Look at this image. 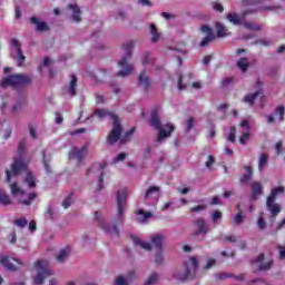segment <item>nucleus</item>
<instances>
[{
	"instance_id": "obj_28",
	"label": "nucleus",
	"mask_w": 285,
	"mask_h": 285,
	"mask_svg": "<svg viewBox=\"0 0 285 285\" xmlns=\"http://www.w3.org/2000/svg\"><path fill=\"white\" fill-rule=\"evenodd\" d=\"M150 35L151 37V43H157V41H159V39H161V33H159V31H157V26L155 24H150Z\"/></svg>"
},
{
	"instance_id": "obj_1",
	"label": "nucleus",
	"mask_w": 285,
	"mask_h": 285,
	"mask_svg": "<svg viewBox=\"0 0 285 285\" xmlns=\"http://www.w3.org/2000/svg\"><path fill=\"white\" fill-rule=\"evenodd\" d=\"M117 199V222L114 225L107 224L104 220V216L101 213L96 212L95 217L98 222L99 228L104 230L107 235H116V237H119V228H117L118 224H124V210H126V206H128V189L124 188L120 191H117L116 194Z\"/></svg>"
},
{
	"instance_id": "obj_51",
	"label": "nucleus",
	"mask_w": 285,
	"mask_h": 285,
	"mask_svg": "<svg viewBox=\"0 0 285 285\" xmlns=\"http://www.w3.org/2000/svg\"><path fill=\"white\" fill-rule=\"evenodd\" d=\"M257 226H258L259 230H264V228H266V220L264 219V217L258 218Z\"/></svg>"
},
{
	"instance_id": "obj_8",
	"label": "nucleus",
	"mask_w": 285,
	"mask_h": 285,
	"mask_svg": "<svg viewBox=\"0 0 285 285\" xmlns=\"http://www.w3.org/2000/svg\"><path fill=\"white\" fill-rule=\"evenodd\" d=\"M24 170H28V163L23 161V158H16L11 164V170H6L8 184L12 181V178L19 177Z\"/></svg>"
},
{
	"instance_id": "obj_40",
	"label": "nucleus",
	"mask_w": 285,
	"mask_h": 285,
	"mask_svg": "<svg viewBox=\"0 0 285 285\" xmlns=\"http://www.w3.org/2000/svg\"><path fill=\"white\" fill-rule=\"evenodd\" d=\"M157 282H159V274L157 273H153L149 278L147 279V282L145 283V285H155L157 284Z\"/></svg>"
},
{
	"instance_id": "obj_47",
	"label": "nucleus",
	"mask_w": 285,
	"mask_h": 285,
	"mask_svg": "<svg viewBox=\"0 0 285 285\" xmlns=\"http://www.w3.org/2000/svg\"><path fill=\"white\" fill-rule=\"evenodd\" d=\"M273 268V261H268L267 263H263L258 266V271H271Z\"/></svg>"
},
{
	"instance_id": "obj_44",
	"label": "nucleus",
	"mask_w": 285,
	"mask_h": 285,
	"mask_svg": "<svg viewBox=\"0 0 285 285\" xmlns=\"http://www.w3.org/2000/svg\"><path fill=\"white\" fill-rule=\"evenodd\" d=\"M248 139H250V134L244 132L240 135V137L238 139V144H240V146H246V141H248Z\"/></svg>"
},
{
	"instance_id": "obj_6",
	"label": "nucleus",
	"mask_w": 285,
	"mask_h": 285,
	"mask_svg": "<svg viewBox=\"0 0 285 285\" xmlns=\"http://www.w3.org/2000/svg\"><path fill=\"white\" fill-rule=\"evenodd\" d=\"M35 268L37 271L36 276L33 277V284L41 285L46 282L47 277H52L55 272L50 269V264L48 261L39 259L35 263Z\"/></svg>"
},
{
	"instance_id": "obj_24",
	"label": "nucleus",
	"mask_w": 285,
	"mask_h": 285,
	"mask_svg": "<svg viewBox=\"0 0 285 285\" xmlns=\"http://www.w3.org/2000/svg\"><path fill=\"white\" fill-rule=\"evenodd\" d=\"M236 66L242 72H246L250 68V62H248V58H239Z\"/></svg>"
},
{
	"instance_id": "obj_46",
	"label": "nucleus",
	"mask_w": 285,
	"mask_h": 285,
	"mask_svg": "<svg viewBox=\"0 0 285 285\" xmlns=\"http://www.w3.org/2000/svg\"><path fill=\"white\" fill-rule=\"evenodd\" d=\"M156 264L158 266H164V252L163 250H158L156 254Z\"/></svg>"
},
{
	"instance_id": "obj_4",
	"label": "nucleus",
	"mask_w": 285,
	"mask_h": 285,
	"mask_svg": "<svg viewBox=\"0 0 285 285\" xmlns=\"http://www.w3.org/2000/svg\"><path fill=\"white\" fill-rule=\"evenodd\" d=\"M150 126L155 128L156 130H159L158 132V141H164L166 137H170L173 132H175V125L168 122L165 126V129L161 128V120L159 119V111L157 109L151 110V117L149 120Z\"/></svg>"
},
{
	"instance_id": "obj_26",
	"label": "nucleus",
	"mask_w": 285,
	"mask_h": 285,
	"mask_svg": "<svg viewBox=\"0 0 285 285\" xmlns=\"http://www.w3.org/2000/svg\"><path fill=\"white\" fill-rule=\"evenodd\" d=\"M159 193H161V187H159V186H150L146 190L144 199H150V197H153V195L159 194Z\"/></svg>"
},
{
	"instance_id": "obj_15",
	"label": "nucleus",
	"mask_w": 285,
	"mask_h": 285,
	"mask_svg": "<svg viewBox=\"0 0 285 285\" xmlns=\"http://www.w3.org/2000/svg\"><path fill=\"white\" fill-rule=\"evenodd\" d=\"M195 226L198 228L194 235H207L208 226H206V220L204 218H197L194 220Z\"/></svg>"
},
{
	"instance_id": "obj_60",
	"label": "nucleus",
	"mask_w": 285,
	"mask_h": 285,
	"mask_svg": "<svg viewBox=\"0 0 285 285\" xmlns=\"http://www.w3.org/2000/svg\"><path fill=\"white\" fill-rule=\"evenodd\" d=\"M116 285H128V283L126 282V278H124V276H118V278L116 279Z\"/></svg>"
},
{
	"instance_id": "obj_53",
	"label": "nucleus",
	"mask_w": 285,
	"mask_h": 285,
	"mask_svg": "<svg viewBox=\"0 0 285 285\" xmlns=\"http://www.w3.org/2000/svg\"><path fill=\"white\" fill-rule=\"evenodd\" d=\"M126 160V153H120L115 159L114 164H119V161H125Z\"/></svg>"
},
{
	"instance_id": "obj_39",
	"label": "nucleus",
	"mask_w": 285,
	"mask_h": 285,
	"mask_svg": "<svg viewBox=\"0 0 285 285\" xmlns=\"http://www.w3.org/2000/svg\"><path fill=\"white\" fill-rule=\"evenodd\" d=\"M10 188L12 195H26V191L21 190V187H19V184H17V181L12 183L10 185Z\"/></svg>"
},
{
	"instance_id": "obj_62",
	"label": "nucleus",
	"mask_w": 285,
	"mask_h": 285,
	"mask_svg": "<svg viewBox=\"0 0 285 285\" xmlns=\"http://www.w3.org/2000/svg\"><path fill=\"white\" fill-rule=\"evenodd\" d=\"M264 262V254H259L254 261H252V264H262Z\"/></svg>"
},
{
	"instance_id": "obj_50",
	"label": "nucleus",
	"mask_w": 285,
	"mask_h": 285,
	"mask_svg": "<svg viewBox=\"0 0 285 285\" xmlns=\"http://www.w3.org/2000/svg\"><path fill=\"white\" fill-rule=\"evenodd\" d=\"M194 128H195V118H189L187 120V127H186L187 132H189V130H191Z\"/></svg>"
},
{
	"instance_id": "obj_64",
	"label": "nucleus",
	"mask_w": 285,
	"mask_h": 285,
	"mask_svg": "<svg viewBox=\"0 0 285 285\" xmlns=\"http://www.w3.org/2000/svg\"><path fill=\"white\" fill-rule=\"evenodd\" d=\"M14 17L16 19H21V7L16 6Z\"/></svg>"
},
{
	"instance_id": "obj_32",
	"label": "nucleus",
	"mask_w": 285,
	"mask_h": 285,
	"mask_svg": "<svg viewBox=\"0 0 285 285\" xmlns=\"http://www.w3.org/2000/svg\"><path fill=\"white\" fill-rule=\"evenodd\" d=\"M36 198L37 193H30L27 199H20L18 200V204H21V206H30V204H32V202H35Z\"/></svg>"
},
{
	"instance_id": "obj_14",
	"label": "nucleus",
	"mask_w": 285,
	"mask_h": 285,
	"mask_svg": "<svg viewBox=\"0 0 285 285\" xmlns=\"http://www.w3.org/2000/svg\"><path fill=\"white\" fill-rule=\"evenodd\" d=\"M30 23L36 26L37 32H50V26L46 21H40L38 17H31Z\"/></svg>"
},
{
	"instance_id": "obj_17",
	"label": "nucleus",
	"mask_w": 285,
	"mask_h": 285,
	"mask_svg": "<svg viewBox=\"0 0 285 285\" xmlns=\"http://www.w3.org/2000/svg\"><path fill=\"white\" fill-rule=\"evenodd\" d=\"M138 81L140 86H142L145 92H148L150 88V75H148L146 71L140 72L138 76Z\"/></svg>"
},
{
	"instance_id": "obj_21",
	"label": "nucleus",
	"mask_w": 285,
	"mask_h": 285,
	"mask_svg": "<svg viewBox=\"0 0 285 285\" xmlns=\"http://www.w3.org/2000/svg\"><path fill=\"white\" fill-rule=\"evenodd\" d=\"M244 169L246 173L240 177L239 181L246 186L253 179V167L245 166Z\"/></svg>"
},
{
	"instance_id": "obj_42",
	"label": "nucleus",
	"mask_w": 285,
	"mask_h": 285,
	"mask_svg": "<svg viewBox=\"0 0 285 285\" xmlns=\"http://www.w3.org/2000/svg\"><path fill=\"white\" fill-rule=\"evenodd\" d=\"M75 194L71 191L62 202V207L66 208H70V206L72 205V196Z\"/></svg>"
},
{
	"instance_id": "obj_9",
	"label": "nucleus",
	"mask_w": 285,
	"mask_h": 285,
	"mask_svg": "<svg viewBox=\"0 0 285 285\" xmlns=\"http://www.w3.org/2000/svg\"><path fill=\"white\" fill-rule=\"evenodd\" d=\"M189 264L193 266V271H197L198 266H199V261H197V257L191 256L189 258V262H185L184 266H185V273L184 274H179V273H175L174 277L176 279H179L180 282H186L188 279H194L195 278V274H193L190 272V266Z\"/></svg>"
},
{
	"instance_id": "obj_54",
	"label": "nucleus",
	"mask_w": 285,
	"mask_h": 285,
	"mask_svg": "<svg viewBox=\"0 0 285 285\" xmlns=\"http://www.w3.org/2000/svg\"><path fill=\"white\" fill-rule=\"evenodd\" d=\"M212 219H213V222H217L218 219H222V212L214 210L212 214Z\"/></svg>"
},
{
	"instance_id": "obj_37",
	"label": "nucleus",
	"mask_w": 285,
	"mask_h": 285,
	"mask_svg": "<svg viewBox=\"0 0 285 285\" xmlns=\"http://www.w3.org/2000/svg\"><path fill=\"white\" fill-rule=\"evenodd\" d=\"M0 204H3L4 206H8V204H12L10 196H8V194H6L3 189H0Z\"/></svg>"
},
{
	"instance_id": "obj_2",
	"label": "nucleus",
	"mask_w": 285,
	"mask_h": 285,
	"mask_svg": "<svg viewBox=\"0 0 285 285\" xmlns=\"http://www.w3.org/2000/svg\"><path fill=\"white\" fill-rule=\"evenodd\" d=\"M94 115L98 119H106V117H110L114 121V127L110 130L109 135L107 136V141L112 146V144H117L119 139H121V134L124 132V128L121 127V120L119 116L115 112L106 110V109H96Z\"/></svg>"
},
{
	"instance_id": "obj_7",
	"label": "nucleus",
	"mask_w": 285,
	"mask_h": 285,
	"mask_svg": "<svg viewBox=\"0 0 285 285\" xmlns=\"http://www.w3.org/2000/svg\"><path fill=\"white\" fill-rule=\"evenodd\" d=\"M284 193L285 189L283 186L275 187L271 190V194L267 197L266 206L273 219H276L277 215L282 213V207L277 203H275V199H277L278 195H284Z\"/></svg>"
},
{
	"instance_id": "obj_23",
	"label": "nucleus",
	"mask_w": 285,
	"mask_h": 285,
	"mask_svg": "<svg viewBox=\"0 0 285 285\" xmlns=\"http://www.w3.org/2000/svg\"><path fill=\"white\" fill-rule=\"evenodd\" d=\"M132 240H134V244H135L136 246H139V247L142 248L144 250H151V249H153V245H150V243L144 242V240L139 239V238L136 237V236H132Z\"/></svg>"
},
{
	"instance_id": "obj_13",
	"label": "nucleus",
	"mask_w": 285,
	"mask_h": 285,
	"mask_svg": "<svg viewBox=\"0 0 285 285\" xmlns=\"http://www.w3.org/2000/svg\"><path fill=\"white\" fill-rule=\"evenodd\" d=\"M257 97H261V99H264V89L259 88L254 94H247L246 96L243 97L242 102L248 104V106H255V99H257Z\"/></svg>"
},
{
	"instance_id": "obj_29",
	"label": "nucleus",
	"mask_w": 285,
	"mask_h": 285,
	"mask_svg": "<svg viewBox=\"0 0 285 285\" xmlns=\"http://www.w3.org/2000/svg\"><path fill=\"white\" fill-rule=\"evenodd\" d=\"M216 31H217V37H228V29L222 24V22H216Z\"/></svg>"
},
{
	"instance_id": "obj_56",
	"label": "nucleus",
	"mask_w": 285,
	"mask_h": 285,
	"mask_svg": "<svg viewBox=\"0 0 285 285\" xmlns=\"http://www.w3.org/2000/svg\"><path fill=\"white\" fill-rule=\"evenodd\" d=\"M213 9L216 11V12H224V6H222V3L219 2H215L213 4Z\"/></svg>"
},
{
	"instance_id": "obj_18",
	"label": "nucleus",
	"mask_w": 285,
	"mask_h": 285,
	"mask_svg": "<svg viewBox=\"0 0 285 285\" xmlns=\"http://www.w3.org/2000/svg\"><path fill=\"white\" fill-rule=\"evenodd\" d=\"M150 240L156 250H164V235L156 234L151 236Z\"/></svg>"
},
{
	"instance_id": "obj_25",
	"label": "nucleus",
	"mask_w": 285,
	"mask_h": 285,
	"mask_svg": "<svg viewBox=\"0 0 285 285\" xmlns=\"http://www.w3.org/2000/svg\"><path fill=\"white\" fill-rule=\"evenodd\" d=\"M68 92L71 97H75L77 95V77L75 75H71Z\"/></svg>"
},
{
	"instance_id": "obj_16",
	"label": "nucleus",
	"mask_w": 285,
	"mask_h": 285,
	"mask_svg": "<svg viewBox=\"0 0 285 285\" xmlns=\"http://www.w3.org/2000/svg\"><path fill=\"white\" fill-rule=\"evenodd\" d=\"M252 188V194H250V199L255 200L259 195H264V187L262 186V183L259 181H254L250 185Z\"/></svg>"
},
{
	"instance_id": "obj_34",
	"label": "nucleus",
	"mask_w": 285,
	"mask_h": 285,
	"mask_svg": "<svg viewBox=\"0 0 285 285\" xmlns=\"http://www.w3.org/2000/svg\"><path fill=\"white\" fill-rule=\"evenodd\" d=\"M268 164V155L267 154H261L259 160H258V170L262 173L264 170V166Z\"/></svg>"
},
{
	"instance_id": "obj_31",
	"label": "nucleus",
	"mask_w": 285,
	"mask_h": 285,
	"mask_svg": "<svg viewBox=\"0 0 285 285\" xmlns=\"http://www.w3.org/2000/svg\"><path fill=\"white\" fill-rule=\"evenodd\" d=\"M136 215H142V217H138V222H141L142 224L148 222V219H150V217H153V213L144 212V209H138Z\"/></svg>"
},
{
	"instance_id": "obj_19",
	"label": "nucleus",
	"mask_w": 285,
	"mask_h": 285,
	"mask_svg": "<svg viewBox=\"0 0 285 285\" xmlns=\"http://www.w3.org/2000/svg\"><path fill=\"white\" fill-rule=\"evenodd\" d=\"M12 262H17L19 263L18 259L14 258H10L8 256H4L0 259V264L2 266H4V268H7V271H17V266L12 263Z\"/></svg>"
},
{
	"instance_id": "obj_3",
	"label": "nucleus",
	"mask_w": 285,
	"mask_h": 285,
	"mask_svg": "<svg viewBox=\"0 0 285 285\" xmlns=\"http://www.w3.org/2000/svg\"><path fill=\"white\" fill-rule=\"evenodd\" d=\"M32 83V77L23 73L10 75L2 78L0 88H26Z\"/></svg>"
},
{
	"instance_id": "obj_33",
	"label": "nucleus",
	"mask_w": 285,
	"mask_h": 285,
	"mask_svg": "<svg viewBox=\"0 0 285 285\" xmlns=\"http://www.w3.org/2000/svg\"><path fill=\"white\" fill-rule=\"evenodd\" d=\"M244 28H246V30H252L253 32H259V30H262L261 24H255V22H250V21H245Z\"/></svg>"
},
{
	"instance_id": "obj_30",
	"label": "nucleus",
	"mask_w": 285,
	"mask_h": 285,
	"mask_svg": "<svg viewBox=\"0 0 285 285\" xmlns=\"http://www.w3.org/2000/svg\"><path fill=\"white\" fill-rule=\"evenodd\" d=\"M18 68H23V63H26V56L23 55L22 49H18L16 57Z\"/></svg>"
},
{
	"instance_id": "obj_20",
	"label": "nucleus",
	"mask_w": 285,
	"mask_h": 285,
	"mask_svg": "<svg viewBox=\"0 0 285 285\" xmlns=\"http://www.w3.org/2000/svg\"><path fill=\"white\" fill-rule=\"evenodd\" d=\"M41 155H42V166L47 175H51L52 166H50V164H52V158L46 155V150H41Z\"/></svg>"
},
{
	"instance_id": "obj_45",
	"label": "nucleus",
	"mask_w": 285,
	"mask_h": 285,
	"mask_svg": "<svg viewBox=\"0 0 285 285\" xmlns=\"http://www.w3.org/2000/svg\"><path fill=\"white\" fill-rule=\"evenodd\" d=\"M14 226H19V228H26L28 226V219L26 218H19L13 220Z\"/></svg>"
},
{
	"instance_id": "obj_55",
	"label": "nucleus",
	"mask_w": 285,
	"mask_h": 285,
	"mask_svg": "<svg viewBox=\"0 0 285 285\" xmlns=\"http://www.w3.org/2000/svg\"><path fill=\"white\" fill-rule=\"evenodd\" d=\"M26 150V142L24 141H20L19 145H18V155H23Z\"/></svg>"
},
{
	"instance_id": "obj_36",
	"label": "nucleus",
	"mask_w": 285,
	"mask_h": 285,
	"mask_svg": "<svg viewBox=\"0 0 285 285\" xmlns=\"http://www.w3.org/2000/svg\"><path fill=\"white\" fill-rule=\"evenodd\" d=\"M155 63V58L150 57V52H145L142 55V66H153Z\"/></svg>"
},
{
	"instance_id": "obj_10",
	"label": "nucleus",
	"mask_w": 285,
	"mask_h": 285,
	"mask_svg": "<svg viewBox=\"0 0 285 285\" xmlns=\"http://www.w3.org/2000/svg\"><path fill=\"white\" fill-rule=\"evenodd\" d=\"M257 10H245L240 16L237 13H228L226 19L229 23H233V26H242V23H244V19H246L248 14H255Z\"/></svg>"
},
{
	"instance_id": "obj_48",
	"label": "nucleus",
	"mask_w": 285,
	"mask_h": 285,
	"mask_svg": "<svg viewBox=\"0 0 285 285\" xmlns=\"http://www.w3.org/2000/svg\"><path fill=\"white\" fill-rule=\"evenodd\" d=\"M216 264H217V259L208 258L206 265L204 266V269L208 271V269L213 268V266H215Z\"/></svg>"
},
{
	"instance_id": "obj_22",
	"label": "nucleus",
	"mask_w": 285,
	"mask_h": 285,
	"mask_svg": "<svg viewBox=\"0 0 285 285\" xmlns=\"http://www.w3.org/2000/svg\"><path fill=\"white\" fill-rule=\"evenodd\" d=\"M68 9L72 10L71 18L76 21V23H79L81 21V9L77 4H68Z\"/></svg>"
},
{
	"instance_id": "obj_5",
	"label": "nucleus",
	"mask_w": 285,
	"mask_h": 285,
	"mask_svg": "<svg viewBox=\"0 0 285 285\" xmlns=\"http://www.w3.org/2000/svg\"><path fill=\"white\" fill-rule=\"evenodd\" d=\"M135 48V41L129 40L128 42L122 45V50L126 52L122 59L118 62L120 68L125 70L118 71L117 77H128V75H132L134 67L128 63L129 59H132V49Z\"/></svg>"
},
{
	"instance_id": "obj_49",
	"label": "nucleus",
	"mask_w": 285,
	"mask_h": 285,
	"mask_svg": "<svg viewBox=\"0 0 285 285\" xmlns=\"http://www.w3.org/2000/svg\"><path fill=\"white\" fill-rule=\"evenodd\" d=\"M11 46H12V48H16L17 52L19 50H21V43L19 42V40L17 38L11 39Z\"/></svg>"
},
{
	"instance_id": "obj_57",
	"label": "nucleus",
	"mask_w": 285,
	"mask_h": 285,
	"mask_svg": "<svg viewBox=\"0 0 285 285\" xmlns=\"http://www.w3.org/2000/svg\"><path fill=\"white\" fill-rule=\"evenodd\" d=\"M214 164H215V157L208 156V160L205 163L206 168H213Z\"/></svg>"
},
{
	"instance_id": "obj_27",
	"label": "nucleus",
	"mask_w": 285,
	"mask_h": 285,
	"mask_svg": "<svg viewBox=\"0 0 285 285\" xmlns=\"http://www.w3.org/2000/svg\"><path fill=\"white\" fill-rule=\"evenodd\" d=\"M24 184H27L29 188H37V181L35 180V174L32 171H28Z\"/></svg>"
},
{
	"instance_id": "obj_61",
	"label": "nucleus",
	"mask_w": 285,
	"mask_h": 285,
	"mask_svg": "<svg viewBox=\"0 0 285 285\" xmlns=\"http://www.w3.org/2000/svg\"><path fill=\"white\" fill-rule=\"evenodd\" d=\"M279 259H285V246L278 245Z\"/></svg>"
},
{
	"instance_id": "obj_43",
	"label": "nucleus",
	"mask_w": 285,
	"mask_h": 285,
	"mask_svg": "<svg viewBox=\"0 0 285 285\" xmlns=\"http://www.w3.org/2000/svg\"><path fill=\"white\" fill-rule=\"evenodd\" d=\"M237 135V128L236 127H230L229 134L227 136V139L232 142L235 144V137Z\"/></svg>"
},
{
	"instance_id": "obj_63",
	"label": "nucleus",
	"mask_w": 285,
	"mask_h": 285,
	"mask_svg": "<svg viewBox=\"0 0 285 285\" xmlns=\"http://www.w3.org/2000/svg\"><path fill=\"white\" fill-rule=\"evenodd\" d=\"M150 153H151V148L150 146H147L145 149L144 159H150Z\"/></svg>"
},
{
	"instance_id": "obj_52",
	"label": "nucleus",
	"mask_w": 285,
	"mask_h": 285,
	"mask_svg": "<svg viewBox=\"0 0 285 285\" xmlns=\"http://www.w3.org/2000/svg\"><path fill=\"white\" fill-rule=\"evenodd\" d=\"M234 222L236 224H242L244 222V215L242 214V212H238L236 214V216L234 217Z\"/></svg>"
},
{
	"instance_id": "obj_59",
	"label": "nucleus",
	"mask_w": 285,
	"mask_h": 285,
	"mask_svg": "<svg viewBox=\"0 0 285 285\" xmlns=\"http://www.w3.org/2000/svg\"><path fill=\"white\" fill-rule=\"evenodd\" d=\"M29 135L31 139H37V131L35 130V127L32 125L29 126Z\"/></svg>"
},
{
	"instance_id": "obj_41",
	"label": "nucleus",
	"mask_w": 285,
	"mask_h": 285,
	"mask_svg": "<svg viewBox=\"0 0 285 285\" xmlns=\"http://www.w3.org/2000/svg\"><path fill=\"white\" fill-rule=\"evenodd\" d=\"M136 130H137V128L132 127L130 130L126 131L124 137H121V139H120L121 144H125V141H128V139H130V137H132V135H135Z\"/></svg>"
},
{
	"instance_id": "obj_58",
	"label": "nucleus",
	"mask_w": 285,
	"mask_h": 285,
	"mask_svg": "<svg viewBox=\"0 0 285 285\" xmlns=\"http://www.w3.org/2000/svg\"><path fill=\"white\" fill-rule=\"evenodd\" d=\"M202 210H206V205H198V206H194V207L191 208V212H193V213H199V212H202Z\"/></svg>"
},
{
	"instance_id": "obj_35",
	"label": "nucleus",
	"mask_w": 285,
	"mask_h": 285,
	"mask_svg": "<svg viewBox=\"0 0 285 285\" xmlns=\"http://www.w3.org/2000/svg\"><path fill=\"white\" fill-rule=\"evenodd\" d=\"M68 255H70V247L61 249L59 255L57 256V262H59L60 264L66 262V257H68Z\"/></svg>"
},
{
	"instance_id": "obj_12",
	"label": "nucleus",
	"mask_w": 285,
	"mask_h": 285,
	"mask_svg": "<svg viewBox=\"0 0 285 285\" xmlns=\"http://www.w3.org/2000/svg\"><path fill=\"white\" fill-rule=\"evenodd\" d=\"M200 31L207 36L200 41L199 46L200 48H206L210 41H215V33L213 32V29L207 24L202 26Z\"/></svg>"
},
{
	"instance_id": "obj_11",
	"label": "nucleus",
	"mask_w": 285,
	"mask_h": 285,
	"mask_svg": "<svg viewBox=\"0 0 285 285\" xmlns=\"http://www.w3.org/2000/svg\"><path fill=\"white\" fill-rule=\"evenodd\" d=\"M86 155H88V146H82L80 149L77 147L71 148L69 151V159H77L79 164L86 159Z\"/></svg>"
},
{
	"instance_id": "obj_38",
	"label": "nucleus",
	"mask_w": 285,
	"mask_h": 285,
	"mask_svg": "<svg viewBox=\"0 0 285 285\" xmlns=\"http://www.w3.org/2000/svg\"><path fill=\"white\" fill-rule=\"evenodd\" d=\"M275 116L278 117V121H284V117H285V107H284V105H279L278 107H276Z\"/></svg>"
}]
</instances>
